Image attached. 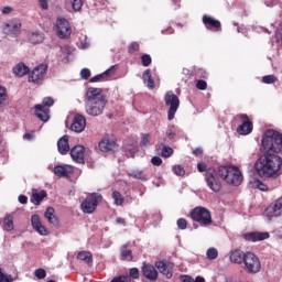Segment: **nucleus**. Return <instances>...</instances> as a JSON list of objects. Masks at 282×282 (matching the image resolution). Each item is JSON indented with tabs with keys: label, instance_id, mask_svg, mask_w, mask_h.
<instances>
[{
	"label": "nucleus",
	"instance_id": "7",
	"mask_svg": "<svg viewBox=\"0 0 282 282\" xmlns=\"http://www.w3.org/2000/svg\"><path fill=\"white\" fill-rule=\"evenodd\" d=\"M164 102L166 107H170L167 110V119L173 120L177 109H180V97L173 94V90H169L164 96Z\"/></svg>",
	"mask_w": 282,
	"mask_h": 282
},
{
	"label": "nucleus",
	"instance_id": "43",
	"mask_svg": "<svg viewBox=\"0 0 282 282\" xmlns=\"http://www.w3.org/2000/svg\"><path fill=\"white\" fill-rule=\"evenodd\" d=\"M141 147H151V135L149 133L142 134Z\"/></svg>",
	"mask_w": 282,
	"mask_h": 282
},
{
	"label": "nucleus",
	"instance_id": "24",
	"mask_svg": "<svg viewBox=\"0 0 282 282\" xmlns=\"http://www.w3.org/2000/svg\"><path fill=\"white\" fill-rule=\"evenodd\" d=\"M142 273L149 281H158V270L151 264H143Z\"/></svg>",
	"mask_w": 282,
	"mask_h": 282
},
{
	"label": "nucleus",
	"instance_id": "56",
	"mask_svg": "<svg viewBox=\"0 0 282 282\" xmlns=\"http://www.w3.org/2000/svg\"><path fill=\"white\" fill-rule=\"evenodd\" d=\"M130 276H132V279H140V270H138V268L130 269Z\"/></svg>",
	"mask_w": 282,
	"mask_h": 282
},
{
	"label": "nucleus",
	"instance_id": "1",
	"mask_svg": "<svg viewBox=\"0 0 282 282\" xmlns=\"http://www.w3.org/2000/svg\"><path fill=\"white\" fill-rule=\"evenodd\" d=\"M282 159L272 152H265L256 162V171L260 177H274L281 171Z\"/></svg>",
	"mask_w": 282,
	"mask_h": 282
},
{
	"label": "nucleus",
	"instance_id": "10",
	"mask_svg": "<svg viewBox=\"0 0 282 282\" xmlns=\"http://www.w3.org/2000/svg\"><path fill=\"white\" fill-rule=\"evenodd\" d=\"M205 182L214 193H219V191H221V182L217 175H215L213 170L208 169V171L205 173Z\"/></svg>",
	"mask_w": 282,
	"mask_h": 282
},
{
	"label": "nucleus",
	"instance_id": "20",
	"mask_svg": "<svg viewBox=\"0 0 282 282\" xmlns=\"http://www.w3.org/2000/svg\"><path fill=\"white\" fill-rule=\"evenodd\" d=\"M155 268L166 276V279H171L173 276V264L166 263L164 261H158L155 262Z\"/></svg>",
	"mask_w": 282,
	"mask_h": 282
},
{
	"label": "nucleus",
	"instance_id": "15",
	"mask_svg": "<svg viewBox=\"0 0 282 282\" xmlns=\"http://www.w3.org/2000/svg\"><path fill=\"white\" fill-rule=\"evenodd\" d=\"M31 226L37 235H41V237H47L50 235V231H47V228L43 226V223L41 221V217L39 215H33L31 217Z\"/></svg>",
	"mask_w": 282,
	"mask_h": 282
},
{
	"label": "nucleus",
	"instance_id": "4",
	"mask_svg": "<svg viewBox=\"0 0 282 282\" xmlns=\"http://www.w3.org/2000/svg\"><path fill=\"white\" fill-rule=\"evenodd\" d=\"M243 264L248 274H258V272H261V260L253 252H245Z\"/></svg>",
	"mask_w": 282,
	"mask_h": 282
},
{
	"label": "nucleus",
	"instance_id": "11",
	"mask_svg": "<svg viewBox=\"0 0 282 282\" xmlns=\"http://www.w3.org/2000/svg\"><path fill=\"white\" fill-rule=\"evenodd\" d=\"M45 74H47V65L40 64L32 70L31 75L29 76V83L39 85V83L45 78Z\"/></svg>",
	"mask_w": 282,
	"mask_h": 282
},
{
	"label": "nucleus",
	"instance_id": "60",
	"mask_svg": "<svg viewBox=\"0 0 282 282\" xmlns=\"http://www.w3.org/2000/svg\"><path fill=\"white\" fill-rule=\"evenodd\" d=\"M194 155H196V158H199V155H203L204 153V150L202 148H196L194 151H193Z\"/></svg>",
	"mask_w": 282,
	"mask_h": 282
},
{
	"label": "nucleus",
	"instance_id": "25",
	"mask_svg": "<svg viewBox=\"0 0 282 282\" xmlns=\"http://www.w3.org/2000/svg\"><path fill=\"white\" fill-rule=\"evenodd\" d=\"M13 74L18 78H23V76H26V74H30V67H28L25 63L20 62L13 66Z\"/></svg>",
	"mask_w": 282,
	"mask_h": 282
},
{
	"label": "nucleus",
	"instance_id": "62",
	"mask_svg": "<svg viewBox=\"0 0 282 282\" xmlns=\"http://www.w3.org/2000/svg\"><path fill=\"white\" fill-rule=\"evenodd\" d=\"M18 199L20 204H28V196L25 195H20Z\"/></svg>",
	"mask_w": 282,
	"mask_h": 282
},
{
	"label": "nucleus",
	"instance_id": "57",
	"mask_svg": "<svg viewBox=\"0 0 282 282\" xmlns=\"http://www.w3.org/2000/svg\"><path fill=\"white\" fill-rule=\"evenodd\" d=\"M59 50L64 56H69V54H72V48H69L68 45L61 46Z\"/></svg>",
	"mask_w": 282,
	"mask_h": 282
},
{
	"label": "nucleus",
	"instance_id": "53",
	"mask_svg": "<svg viewBox=\"0 0 282 282\" xmlns=\"http://www.w3.org/2000/svg\"><path fill=\"white\" fill-rule=\"evenodd\" d=\"M197 170L199 173H208V167L206 166V163L200 162L197 164Z\"/></svg>",
	"mask_w": 282,
	"mask_h": 282
},
{
	"label": "nucleus",
	"instance_id": "32",
	"mask_svg": "<svg viewBox=\"0 0 282 282\" xmlns=\"http://www.w3.org/2000/svg\"><path fill=\"white\" fill-rule=\"evenodd\" d=\"M112 72H113V66L111 68L107 69L106 72L91 77L89 79V83H102V80H107V78H109V76L111 75Z\"/></svg>",
	"mask_w": 282,
	"mask_h": 282
},
{
	"label": "nucleus",
	"instance_id": "40",
	"mask_svg": "<svg viewBox=\"0 0 282 282\" xmlns=\"http://www.w3.org/2000/svg\"><path fill=\"white\" fill-rule=\"evenodd\" d=\"M8 101V93L3 86H0V107H6V102Z\"/></svg>",
	"mask_w": 282,
	"mask_h": 282
},
{
	"label": "nucleus",
	"instance_id": "29",
	"mask_svg": "<svg viewBox=\"0 0 282 282\" xmlns=\"http://www.w3.org/2000/svg\"><path fill=\"white\" fill-rule=\"evenodd\" d=\"M44 197H47V192H45V191L37 192L36 189H34L32 192L30 200L35 206H39V204H41V202L43 200Z\"/></svg>",
	"mask_w": 282,
	"mask_h": 282
},
{
	"label": "nucleus",
	"instance_id": "13",
	"mask_svg": "<svg viewBox=\"0 0 282 282\" xmlns=\"http://www.w3.org/2000/svg\"><path fill=\"white\" fill-rule=\"evenodd\" d=\"M87 127V119L80 113H76L73 118V123L70 124V131L75 133H83Z\"/></svg>",
	"mask_w": 282,
	"mask_h": 282
},
{
	"label": "nucleus",
	"instance_id": "41",
	"mask_svg": "<svg viewBox=\"0 0 282 282\" xmlns=\"http://www.w3.org/2000/svg\"><path fill=\"white\" fill-rule=\"evenodd\" d=\"M83 0H73L72 8L74 12H80V10H83Z\"/></svg>",
	"mask_w": 282,
	"mask_h": 282
},
{
	"label": "nucleus",
	"instance_id": "55",
	"mask_svg": "<svg viewBox=\"0 0 282 282\" xmlns=\"http://www.w3.org/2000/svg\"><path fill=\"white\" fill-rule=\"evenodd\" d=\"M110 282H129V276L119 275L113 278Z\"/></svg>",
	"mask_w": 282,
	"mask_h": 282
},
{
	"label": "nucleus",
	"instance_id": "34",
	"mask_svg": "<svg viewBox=\"0 0 282 282\" xmlns=\"http://www.w3.org/2000/svg\"><path fill=\"white\" fill-rule=\"evenodd\" d=\"M3 230H7V232H11V230H14V218L12 216L8 215L4 217Z\"/></svg>",
	"mask_w": 282,
	"mask_h": 282
},
{
	"label": "nucleus",
	"instance_id": "58",
	"mask_svg": "<svg viewBox=\"0 0 282 282\" xmlns=\"http://www.w3.org/2000/svg\"><path fill=\"white\" fill-rule=\"evenodd\" d=\"M151 163L153 164V166H160V165H162V158L153 156L151 159Z\"/></svg>",
	"mask_w": 282,
	"mask_h": 282
},
{
	"label": "nucleus",
	"instance_id": "12",
	"mask_svg": "<svg viewBox=\"0 0 282 282\" xmlns=\"http://www.w3.org/2000/svg\"><path fill=\"white\" fill-rule=\"evenodd\" d=\"M239 118L242 121V123L238 126L237 133H239V135H250L253 129L252 121H250L248 115H240Z\"/></svg>",
	"mask_w": 282,
	"mask_h": 282
},
{
	"label": "nucleus",
	"instance_id": "63",
	"mask_svg": "<svg viewBox=\"0 0 282 282\" xmlns=\"http://www.w3.org/2000/svg\"><path fill=\"white\" fill-rule=\"evenodd\" d=\"M172 3L174 6V10H178V8H181V1L180 0H172Z\"/></svg>",
	"mask_w": 282,
	"mask_h": 282
},
{
	"label": "nucleus",
	"instance_id": "35",
	"mask_svg": "<svg viewBox=\"0 0 282 282\" xmlns=\"http://www.w3.org/2000/svg\"><path fill=\"white\" fill-rule=\"evenodd\" d=\"M231 171H232V166L221 165L218 167V175L226 182Z\"/></svg>",
	"mask_w": 282,
	"mask_h": 282
},
{
	"label": "nucleus",
	"instance_id": "64",
	"mask_svg": "<svg viewBox=\"0 0 282 282\" xmlns=\"http://www.w3.org/2000/svg\"><path fill=\"white\" fill-rule=\"evenodd\" d=\"M182 282H194L193 278L188 276V275H184L182 276Z\"/></svg>",
	"mask_w": 282,
	"mask_h": 282
},
{
	"label": "nucleus",
	"instance_id": "33",
	"mask_svg": "<svg viewBox=\"0 0 282 282\" xmlns=\"http://www.w3.org/2000/svg\"><path fill=\"white\" fill-rule=\"evenodd\" d=\"M128 175L133 177V180H141L142 182H147V180H149V175H147L142 170H131Z\"/></svg>",
	"mask_w": 282,
	"mask_h": 282
},
{
	"label": "nucleus",
	"instance_id": "49",
	"mask_svg": "<svg viewBox=\"0 0 282 282\" xmlns=\"http://www.w3.org/2000/svg\"><path fill=\"white\" fill-rule=\"evenodd\" d=\"M91 76V70H89V68H83L80 70V78H83V80H88Z\"/></svg>",
	"mask_w": 282,
	"mask_h": 282
},
{
	"label": "nucleus",
	"instance_id": "31",
	"mask_svg": "<svg viewBox=\"0 0 282 282\" xmlns=\"http://www.w3.org/2000/svg\"><path fill=\"white\" fill-rule=\"evenodd\" d=\"M143 83L145 86H148L149 89H155V82L153 80V77L151 76V70L145 69L142 75Z\"/></svg>",
	"mask_w": 282,
	"mask_h": 282
},
{
	"label": "nucleus",
	"instance_id": "5",
	"mask_svg": "<svg viewBox=\"0 0 282 282\" xmlns=\"http://www.w3.org/2000/svg\"><path fill=\"white\" fill-rule=\"evenodd\" d=\"M191 217L193 221H197V224L202 226H210L213 224V216L210 215V210L205 207H196L192 210Z\"/></svg>",
	"mask_w": 282,
	"mask_h": 282
},
{
	"label": "nucleus",
	"instance_id": "52",
	"mask_svg": "<svg viewBox=\"0 0 282 282\" xmlns=\"http://www.w3.org/2000/svg\"><path fill=\"white\" fill-rule=\"evenodd\" d=\"M254 186L259 191H268V185L263 184V182H261L259 180L254 181Z\"/></svg>",
	"mask_w": 282,
	"mask_h": 282
},
{
	"label": "nucleus",
	"instance_id": "45",
	"mask_svg": "<svg viewBox=\"0 0 282 282\" xmlns=\"http://www.w3.org/2000/svg\"><path fill=\"white\" fill-rule=\"evenodd\" d=\"M262 83L265 85H272V83H276V77L274 75H265L262 77Z\"/></svg>",
	"mask_w": 282,
	"mask_h": 282
},
{
	"label": "nucleus",
	"instance_id": "47",
	"mask_svg": "<svg viewBox=\"0 0 282 282\" xmlns=\"http://www.w3.org/2000/svg\"><path fill=\"white\" fill-rule=\"evenodd\" d=\"M176 224L180 230H186V228H188V221L184 218H180Z\"/></svg>",
	"mask_w": 282,
	"mask_h": 282
},
{
	"label": "nucleus",
	"instance_id": "19",
	"mask_svg": "<svg viewBox=\"0 0 282 282\" xmlns=\"http://www.w3.org/2000/svg\"><path fill=\"white\" fill-rule=\"evenodd\" d=\"M70 158L74 162H77V164H83L85 162V147L75 145L70 150Z\"/></svg>",
	"mask_w": 282,
	"mask_h": 282
},
{
	"label": "nucleus",
	"instance_id": "22",
	"mask_svg": "<svg viewBox=\"0 0 282 282\" xmlns=\"http://www.w3.org/2000/svg\"><path fill=\"white\" fill-rule=\"evenodd\" d=\"M99 149L104 153H107L108 151H116L118 149V144L116 143V141H113V139L104 138L99 142Z\"/></svg>",
	"mask_w": 282,
	"mask_h": 282
},
{
	"label": "nucleus",
	"instance_id": "28",
	"mask_svg": "<svg viewBox=\"0 0 282 282\" xmlns=\"http://www.w3.org/2000/svg\"><path fill=\"white\" fill-rule=\"evenodd\" d=\"M230 262L231 263H243V260L246 259V252L241 251L240 249H236L230 252Z\"/></svg>",
	"mask_w": 282,
	"mask_h": 282
},
{
	"label": "nucleus",
	"instance_id": "42",
	"mask_svg": "<svg viewBox=\"0 0 282 282\" xmlns=\"http://www.w3.org/2000/svg\"><path fill=\"white\" fill-rule=\"evenodd\" d=\"M172 171L175 175H178L180 177H184V175L186 174V171H184V167H182V165H174Z\"/></svg>",
	"mask_w": 282,
	"mask_h": 282
},
{
	"label": "nucleus",
	"instance_id": "39",
	"mask_svg": "<svg viewBox=\"0 0 282 282\" xmlns=\"http://www.w3.org/2000/svg\"><path fill=\"white\" fill-rule=\"evenodd\" d=\"M206 257L209 261H215V259L219 257V251H217L215 248H209L206 252Z\"/></svg>",
	"mask_w": 282,
	"mask_h": 282
},
{
	"label": "nucleus",
	"instance_id": "6",
	"mask_svg": "<svg viewBox=\"0 0 282 282\" xmlns=\"http://www.w3.org/2000/svg\"><path fill=\"white\" fill-rule=\"evenodd\" d=\"M50 107H54V98L52 97H45L42 105H36L34 107L35 116L42 120V122H47V120H50Z\"/></svg>",
	"mask_w": 282,
	"mask_h": 282
},
{
	"label": "nucleus",
	"instance_id": "21",
	"mask_svg": "<svg viewBox=\"0 0 282 282\" xmlns=\"http://www.w3.org/2000/svg\"><path fill=\"white\" fill-rule=\"evenodd\" d=\"M3 32L7 36H18L21 32V22H9L3 26Z\"/></svg>",
	"mask_w": 282,
	"mask_h": 282
},
{
	"label": "nucleus",
	"instance_id": "17",
	"mask_svg": "<svg viewBox=\"0 0 282 282\" xmlns=\"http://www.w3.org/2000/svg\"><path fill=\"white\" fill-rule=\"evenodd\" d=\"M203 23L206 30H212V32H221V22L210 15H203Z\"/></svg>",
	"mask_w": 282,
	"mask_h": 282
},
{
	"label": "nucleus",
	"instance_id": "14",
	"mask_svg": "<svg viewBox=\"0 0 282 282\" xmlns=\"http://www.w3.org/2000/svg\"><path fill=\"white\" fill-rule=\"evenodd\" d=\"M243 182V174L237 166L231 167V172H229V176H227V184H231L232 186H239Z\"/></svg>",
	"mask_w": 282,
	"mask_h": 282
},
{
	"label": "nucleus",
	"instance_id": "44",
	"mask_svg": "<svg viewBox=\"0 0 282 282\" xmlns=\"http://www.w3.org/2000/svg\"><path fill=\"white\" fill-rule=\"evenodd\" d=\"M162 158H171L173 155V148L171 147H163L161 150Z\"/></svg>",
	"mask_w": 282,
	"mask_h": 282
},
{
	"label": "nucleus",
	"instance_id": "23",
	"mask_svg": "<svg viewBox=\"0 0 282 282\" xmlns=\"http://www.w3.org/2000/svg\"><path fill=\"white\" fill-rule=\"evenodd\" d=\"M74 173V166L72 165H56L54 167V174L57 177H69Z\"/></svg>",
	"mask_w": 282,
	"mask_h": 282
},
{
	"label": "nucleus",
	"instance_id": "37",
	"mask_svg": "<svg viewBox=\"0 0 282 282\" xmlns=\"http://www.w3.org/2000/svg\"><path fill=\"white\" fill-rule=\"evenodd\" d=\"M77 259L79 261H84L85 263H91L93 259H91V252L89 251H80L78 254H77Z\"/></svg>",
	"mask_w": 282,
	"mask_h": 282
},
{
	"label": "nucleus",
	"instance_id": "46",
	"mask_svg": "<svg viewBox=\"0 0 282 282\" xmlns=\"http://www.w3.org/2000/svg\"><path fill=\"white\" fill-rule=\"evenodd\" d=\"M141 63H142L143 67H149V65H151V63H152L151 55L143 54L141 56Z\"/></svg>",
	"mask_w": 282,
	"mask_h": 282
},
{
	"label": "nucleus",
	"instance_id": "26",
	"mask_svg": "<svg viewBox=\"0 0 282 282\" xmlns=\"http://www.w3.org/2000/svg\"><path fill=\"white\" fill-rule=\"evenodd\" d=\"M57 149L61 155L69 153V137L64 135L57 141Z\"/></svg>",
	"mask_w": 282,
	"mask_h": 282
},
{
	"label": "nucleus",
	"instance_id": "16",
	"mask_svg": "<svg viewBox=\"0 0 282 282\" xmlns=\"http://www.w3.org/2000/svg\"><path fill=\"white\" fill-rule=\"evenodd\" d=\"M282 214V196L278 198L274 203H271L267 209V217H279Z\"/></svg>",
	"mask_w": 282,
	"mask_h": 282
},
{
	"label": "nucleus",
	"instance_id": "2",
	"mask_svg": "<svg viewBox=\"0 0 282 282\" xmlns=\"http://www.w3.org/2000/svg\"><path fill=\"white\" fill-rule=\"evenodd\" d=\"M107 107V97L102 94V88L89 87L85 96V110L88 116H101Z\"/></svg>",
	"mask_w": 282,
	"mask_h": 282
},
{
	"label": "nucleus",
	"instance_id": "61",
	"mask_svg": "<svg viewBox=\"0 0 282 282\" xmlns=\"http://www.w3.org/2000/svg\"><path fill=\"white\" fill-rule=\"evenodd\" d=\"M13 11L12 7H4L2 8V14H10Z\"/></svg>",
	"mask_w": 282,
	"mask_h": 282
},
{
	"label": "nucleus",
	"instance_id": "48",
	"mask_svg": "<svg viewBox=\"0 0 282 282\" xmlns=\"http://www.w3.org/2000/svg\"><path fill=\"white\" fill-rule=\"evenodd\" d=\"M207 87L208 84L204 79H200L196 83V89H199L200 91H206Z\"/></svg>",
	"mask_w": 282,
	"mask_h": 282
},
{
	"label": "nucleus",
	"instance_id": "8",
	"mask_svg": "<svg viewBox=\"0 0 282 282\" xmlns=\"http://www.w3.org/2000/svg\"><path fill=\"white\" fill-rule=\"evenodd\" d=\"M100 202H102V195L93 193L82 203L80 208L86 215H91Z\"/></svg>",
	"mask_w": 282,
	"mask_h": 282
},
{
	"label": "nucleus",
	"instance_id": "38",
	"mask_svg": "<svg viewBox=\"0 0 282 282\" xmlns=\"http://www.w3.org/2000/svg\"><path fill=\"white\" fill-rule=\"evenodd\" d=\"M112 199H115L116 206H122L124 204V197L118 191L112 192Z\"/></svg>",
	"mask_w": 282,
	"mask_h": 282
},
{
	"label": "nucleus",
	"instance_id": "51",
	"mask_svg": "<svg viewBox=\"0 0 282 282\" xmlns=\"http://www.w3.org/2000/svg\"><path fill=\"white\" fill-rule=\"evenodd\" d=\"M12 281H13L12 275L3 274V271H1V268H0V282H12Z\"/></svg>",
	"mask_w": 282,
	"mask_h": 282
},
{
	"label": "nucleus",
	"instance_id": "3",
	"mask_svg": "<svg viewBox=\"0 0 282 282\" xmlns=\"http://www.w3.org/2000/svg\"><path fill=\"white\" fill-rule=\"evenodd\" d=\"M262 149L264 153H281L282 134L274 130H267L262 138Z\"/></svg>",
	"mask_w": 282,
	"mask_h": 282
},
{
	"label": "nucleus",
	"instance_id": "54",
	"mask_svg": "<svg viewBox=\"0 0 282 282\" xmlns=\"http://www.w3.org/2000/svg\"><path fill=\"white\" fill-rule=\"evenodd\" d=\"M140 50V44L133 42L129 45V53L133 54V52H138Z\"/></svg>",
	"mask_w": 282,
	"mask_h": 282
},
{
	"label": "nucleus",
	"instance_id": "18",
	"mask_svg": "<svg viewBox=\"0 0 282 282\" xmlns=\"http://www.w3.org/2000/svg\"><path fill=\"white\" fill-rule=\"evenodd\" d=\"M242 239H245V241H252L256 243V241H265V239H270V234L259 231L246 232L242 234Z\"/></svg>",
	"mask_w": 282,
	"mask_h": 282
},
{
	"label": "nucleus",
	"instance_id": "50",
	"mask_svg": "<svg viewBox=\"0 0 282 282\" xmlns=\"http://www.w3.org/2000/svg\"><path fill=\"white\" fill-rule=\"evenodd\" d=\"M36 279L43 280L45 276H47V272L44 269H37L34 272Z\"/></svg>",
	"mask_w": 282,
	"mask_h": 282
},
{
	"label": "nucleus",
	"instance_id": "27",
	"mask_svg": "<svg viewBox=\"0 0 282 282\" xmlns=\"http://www.w3.org/2000/svg\"><path fill=\"white\" fill-rule=\"evenodd\" d=\"M44 217L47 219L48 224H52L53 226H61V220L56 217L54 207H47Z\"/></svg>",
	"mask_w": 282,
	"mask_h": 282
},
{
	"label": "nucleus",
	"instance_id": "36",
	"mask_svg": "<svg viewBox=\"0 0 282 282\" xmlns=\"http://www.w3.org/2000/svg\"><path fill=\"white\" fill-rule=\"evenodd\" d=\"M121 259H122V261H132L133 260V253L131 252V249L127 248V245H123L121 247Z\"/></svg>",
	"mask_w": 282,
	"mask_h": 282
},
{
	"label": "nucleus",
	"instance_id": "59",
	"mask_svg": "<svg viewBox=\"0 0 282 282\" xmlns=\"http://www.w3.org/2000/svg\"><path fill=\"white\" fill-rule=\"evenodd\" d=\"M39 6L42 10H48L50 6L47 4V0H39Z\"/></svg>",
	"mask_w": 282,
	"mask_h": 282
},
{
	"label": "nucleus",
	"instance_id": "30",
	"mask_svg": "<svg viewBox=\"0 0 282 282\" xmlns=\"http://www.w3.org/2000/svg\"><path fill=\"white\" fill-rule=\"evenodd\" d=\"M29 41L33 45H36V44L43 43V41H45V35L39 31L31 32V33H29Z\"/></svg>",
	"mask_w": 282,
	"mask_h": 282
},
{
	"label": "nucleus",
	"instance_id": "9",
	"mask_svg": "<svg viewBox=\"0 0 282 282\" xmlns=\"http://www.w3.org/2000/svg\"><path fill=\"white\" fill-rule=\"evenodd\" d=\"M55 32L58 39H69V36H72V26H69V21L65 18L57 19Z\"/></svg>",
	"mask_w": 282,
	"mask_h": 282
}]
</instances>
